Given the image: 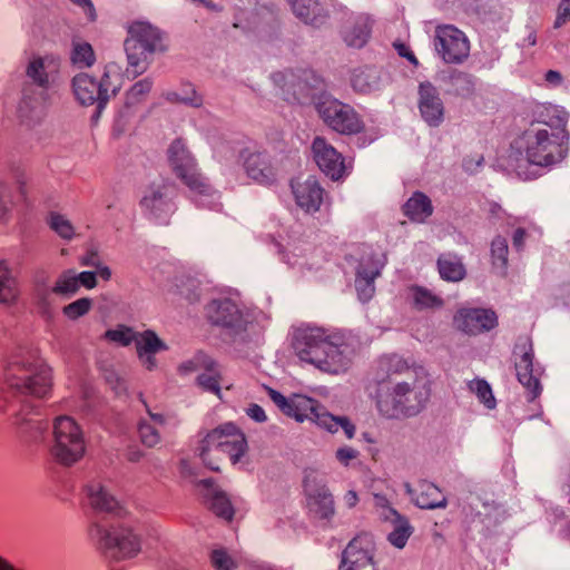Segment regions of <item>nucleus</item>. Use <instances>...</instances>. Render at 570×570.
Wrapping results in <instances>:
<instances>
[{"label":"nucleus","instance_id":"51","mask_svg":"<svg viewBox=\"0 0 570 570\" xmlns=\"http://www.w3.org/2000/svg\"><path fill=\"white\" fill-rule=\"evenodd\" d=\"M94 302L89 297H81L62 308V314L71 321H76L79 317L85 316L92 308Z\"/></svg>","mask_w":570,"mask_h":570},{"label":"nucleus","instance_id":"31","mask_svg":"<svg viewBox=\"0 0 570 570\" xmlns=\"http://www.w3.org/2000/svg\"><path fill=\"white\" fill-rule=\"evenodd\" d=\"M351 85L358 94L377 91L383 87L382 71L376 67L354 69L351 76Z\"/></svg>","mask_w":570,"mask_h":570},{"label":"nucleus","instance_id":"7","mask_svg":"<svg viewBox=\"0 0 570 570\" xmlns=\"http://www.w3.org/2000/svg\"><path fill=\"white\" fill-rule=\"evenodd\" d=\"M124 46L135 76L147 69L156 52H163L166 49L159 29L144 21L130 24Z\"/></svg>","mask_w":570,"mask_h":570},{"label":"nucleus","instance_id":"23","mask_svg":"<svg viewBox=\"0 0 570 570\" xmlns=\"http://www.w3.org/2000/svg\"><path fill=\"white\" fill-rule=\"evenodd\" d=\"M59 59L53 56L33 57L27 65L26 76L41 91H47L56 81Z\"/></svg>","mask_w":570,"mask_h":570},{"label":"nucleus","instance_id":"57","mask_svg":"<svg viewBox=\"0 0 570 570\" xmlns=\"http://www.w3.org/2000/svg\"><path fill=\"white\" fill-rule=\"evenodd\" d=\"M374 505L376 509L380 510V518L384 521H387L390 519L387 518L390 517L387 511L397 512L394 508L391 507L389 499L383 494H374Z\"/></svg>","mask_w":570,"mask_h":570},{"label":"nucleus","instance_id":"48","mask_svg":"<svg viewBox=\"0 0 570 570\" xmlns=\"http://www.w3.org/2000/svg\"><path fill=\"white\" fill-rule=\"evenodd\" d=\"M153 88V80L145 78L131 86L126 94L125 105L130 108L141 102Z\"/></svg>","mask_w":570,"mask_h":570},{"label":"nucleus","instance_id":"58","mask_svg":"<svg viewBox=\"0 0 570 570\" xmlns=\"http://www.w3.org/2000/svg\"><path fill=\"white\" fill-rule=\"evenodd\" d=\"M568 21H570V0H560L554 20V28H560Z\"/></svg>","mask_w":570,"mask_h":570},{"label":"nucleus","instance_id":"3","mask_svg":"<svg viewBox=\"0 0 570 570\" xmlns=\"http://www.w3.org/2000/svg\"><path fill=\"white\" fill-rule=\"evenodd\" d=\"M569 131H549L538 124H531L513 142L521 158H515L517 175L524 179L534 177L528 166L548 167L564 159L569 151Z\"/></svg>","mask_w":570,"mask_h":570},{"label":"nucleus","instance_id":"21","mask_svg":"<svg viewBox=\"0 0 570 570\" xmlns=\"http://www.w3.org/2000/svg\"><path fill=\"white\" fill-rule=\"evenodd\" d=\"M419 110L430 127H439L444 121L445 108L438 88L430 81L419 85Z\"/></svg>","mask_w":570,"mask_h":570},{"label":"nucleus","instance_id":"40","mask_svg":"<svg viewBox=\"0 0 570 570\" xmlns=\"http://www.w3.org/2000/svg\"><path fill=\"white\" fill-rule=\"evenodd\" d=\"M135 344L138 357H144L145 354H156L160 351L167 350L165 342L151 330L137 333Z\"/></svg>","mask_w":570,"mask_h":570},{"label":"nucleus","instance_id":"8","mask_svg":"<svg viewBox=\"0 0 570 570\" xmlns=\"http://www.w3.org/2000/svg\"><path fill=\"white\" fill-rule=\"evenodd\" d=\"M85 451V436L80 425L68 415L56 417L49 448L51 458L63 466H71L81 460Z\"/></svg>","mask_w":570,"mask_h":570},{"label":"nucleus","instance_id":"20","mask_svg":"<svg viewBox=\"0 0 570 570\" xmlns=\"http://www.w3.org/2000/svg\"><path fill=\"white\" fill-rule=\"evenodd\" d=\"M313 157L320 169L333 180L343 177L346 170L342 155L325 138L315 137L312 144Z\"/></svg>","mask_w":570,"mask_h":570},{"label":"nucleus","instance_id":"29","mask_svg":"<svg viewBox=\"0 0 570 570\" xmlns=\"http://www.w3.org/2000/svg\"><path fill=\"white\" fill-rule=\"evenodd\" d=\"M294 14L304 23L320 28L328 19L327 10L318 0H291Z\"/></svg>","mask_w":570,"mask_h":570},{"label":"nucleus","instance_id":"10","mask_svg":"<svg viewBox=\"0 0 570 570\" xmlns=\"http://www.w3.org/2000/svg\"><path fill=\"white\" fill-rule=\"evenodd\" d=\"M177 189L174 183L159 179L148 185L139 202L142 213L159 225H167L176 210Z\"/></svg>","mask_w":570,"mask_h":570},{"label":"nucleus","instance_id":"52","mask_svg":"<svg viewBox=\"0 0 570 570\" xmlns=\"http://www.w3.org/2000/svg\"><path fill=\"white\" fill-rule=\"evenodd\" d=\"M213 358L203 352H198L193 358L181 363L179 365V372L188 374L191 372L212 370Z\"/></svg>","mask_w":570,"mask_h":570},{"label":"nucleus","instance_id":"30","mask_svg":"<svg viewBox=\"0 0 570 570\" xmlns=\"http://www.w3.org/2000/svg\"><path fill=\"white\" fill-rule=\"evenodd\" d=\"M372 24L373 20L370 16H356L342 31L344 42L353 48L364 47L371 37Z\"/></svg>","mask_w":570,"mask_h":570},{"label":"nucleus","instance_id":"55","mask_svg":"<svg viewBox=\"0 0 570 570\" xmlns=\"http://www.w3.org/2000/svg\"><path fill=\"white\" fill-rule=\"evenodd\" d=\"M138 432L141 443L148 448H154L160 442V434L151 423L140 421Z\"/></svg>","mask_w":570,"mask_h":570},{"label":"nucleus","instance_id":"62","mask_svg":"<svg viewBox=\"0 0 570 570\" xmlns=\"http://www.w3.org/2000/svg\"><path fill=\"white\" fill-rule=\"evenodd\" d=\"M525 229L524 228H517L513 233V236H512V244H513V247L517 249V250H521L524 246V242H525Z\"/></svg>","mask_w":570,"mask_h":570},{"label":"nucleus","instance_id":"26","mask_svg":"<svg viewBox=\"0 0 570 570\" xmlns=\"http://www.w3.org/2000/svg\"><path fill=\"white\" fill-rule=\"evenodd\" d=\"M46 92L33 89L30 85L22 88V97L18 106V114L22 121L37 122L43 117Z\"/></svg>","mask_w":570,"mask_h":570},{"label":"nucleus","instance_id":"6","mask_svg":"<svg viewBox=\"0 0 570 570\" xmlns=\"http://www.w3.org/2000/svg\"><path fill=\"white\" fill-rule=\"evenodd\" d=\"M122 85L121 68L109 62L104 68L99 80L88 73H79L72 79L73 94L82 105L97 104L95 118H98L111 97L116 96Z\"/></svg>","mask_w":570,"mask_h":570},{"label":"nucleus","instance_id":"11","mask_svg":"<svg viewBox=\"0 0 570 570\" xmlns=\"http://www.w3.org/2000/svg\"><path fill=\"white\" fill-rule=\"evenodd\" d=\"M168 160L176 176L189 188L199 195H210L212 187L199 173L196 159L188 150L185 141L175 139L168 148Z\"/></svg>","mask_w":570,"mask_h":570},{"label":"nucleus","instance_id":"12","mask_svg":"<svg viewBox=\"0 0 570 570\" xmlns=\"http://www.w3.org/2000/svg\"><path fill=\"white\" fill-rule=\"evenodd\" d=\"M317 111L323 121L340 134H357L364 127L355 109L337 99H324L317 105Z\"/></svg>","mask_w":570,"mask_h":570},{"label":"nucleus","instance_id":"46","mask_svg":"<svg viewBox=\"0 0 570 570\" xmlns=\"http://www.w3.org/2000/svg\"><path fill=\"white\" fill-rule=\"evenodd\" d=\"M18 295L16 281L3 263H0V303H11Z\"/></svg>","mask_w":570,"mask_h":570},{"label":"nucleus","instance_id":"50","mask_svg":"<svg viewBox=\"0 0 570 570\" xmlns=\"http://www.w3.org/2000/svg\"><path fill=\"white\" fill-rule=\"evenodd\" d=\"M137 332L126 325H118L116 328L107 330L104 337L121 346H129L136 341Z\"/></svg>","mask_w":570,"mask_h":570},{"label":"nucleus","instance_id":"14","mask_svg":"<svg viewBox=\"0 0 570 570\" xmlns=\"http://www.w3.org/2000/svg\"><path fill=\"white\" fill-rule=\"evenodd\" d=\"M338 570H377L374 562V542L370 534L355 537L342 552Z\"/></svg>","mask_w":570,"mask_h":570},{"label":"nucleus","instance_id":"63","mask_svg":"<svg viewBox=\"0 0 570 570\" xmlns=\"http://www.w3.org/2000/svg\"><path fill=\"white\" fill-rule=\"evenodd\" d=\"M75 4L81 7L87 13L88 18L94 21L96 19V11L91 0H71Z\"/></svg>","mask_w":570,"mask_h":570},{"label":"nucleus","instance_id":"32","mask_svg":"<svg viewBox=\"0 0 570 570\" xmlns=\"http://www.w3.org/2000/svg\"><path fill=\"white\" fill-rule=\"evenodd\" d=\"M535 120L531 124H538L541 127H549L551 131H568L567 125L569 120V112L560 106L542 105L535 111Z\"/></svg>","mask_w":570,"mask_h":570},{"label":"nucleus","instance_id":"56","mask_svg":"<svg viewBox=\"0 0 570 570\" xmlns=\"http://www.w3.org/2000/svg\"><path fill=\"white\" fill-rule=\"evenodd\" d=\"M181 104L190 106V107H200L203 105V98L199 96L195 88L190 85L186 86L181 94Z\"/></svg>","mask_w":570,"mask_h":570},{"label":"nucleus","instance_id":"60","mask_svg":"<svg viewBox=\"0 0 570 570\" xmlns=\"http://www.w3.org/2000/svg\"><path fill=\"white\" fill-rule=\"evenodd\" d=\"M75 277L79 287L83 286L90 289L97 285V274L95 272L85 271L79 274L75 272Z\"/></svg>","mask_w":570,"mask_h":570},{"label":"nucleus","instance_id":"39","mask_svg":"<svg viewBox=\"0 0 570 570\" xmlns=\"http://www.w3.org/2000/svg\"><path fill=\"white\" fill-rule=\"evenodd\" d=\"M438 268L441 278L448 282H460L466 273L461 259L451 254H444L439 257Z\"/></svg>","mask_w":570,"mask_h":570},{"label":"nucleus","instance_id":"54","mask_svg":"<svg viewBox=\"0 0 570 570\" xmlns=\"http://www.w3.org/2000/svg\"><path fill=\"white\" fill-rule=\"evenodd\" d=\"M210 564L215 570H236L237 563L224 549H214L209 554Z\"/></svg>","mask_w":570,"mask_h":570},{"label":"nucleus","instance_id":"37","mask_svg":"<svg viewBox=\"0 0 570 570\" xmlns=\"http://www.w3.org/2000/svg\"><path fill=\"white\" fill-rule=\"evenodd\" d=\"M197 385L205 392L222 399L224 377L220 365L213 358L212 370H203L196 377Z\"/></svg>","mask_w":570,"mask_h":570},{"label":"nucleus","instance_id":"2","mask_svg":"<svg viewBox=\"0 0 570 570\" xmlns=\"http://www.w3.org/2000/svg\"><path fill=\"white\" fill-rule=\"evenodd\" d=\"M51 387V368L35 353L19 350L8 357L2 368L0 411L33 410L38 400L50 395Z\"/></svg>","mask_w":570,"mask_h":570},{"label":"nucleus","instance_id":"35","mask_svg":"<svg viewBox=\"0 0 570 570\" xmlns=\"http://www.w3.org/2000/svg\"><path fill=\"white\" fill-rule=\"evenodd\" d=\"M387 513L391 519L386 522L391 523L393 527V530L387 535V540L393 547L403 549L413 534L414 528L411 525L409 519L399 512L387 511Z\"/></svg>","mask_w":570,"mask_h":570},{"label":"nucleus","instance_id":"33","mask_svg":"<svg viewBox=\"0 0 570 570\" xmlns=\"http://www.w3.org/2000/svg\"><path fill=\"white\" fill-rule=\"evenodd\" d=\"M382 265L374 264L367 267L365 264L361 263L355 278V287L357 291V295L360 301L363 303L368 302L375 294V285L374 281L381 274Z\"/></svg>","mask_w":570,"mask_h":570},{"label":"nucleus","instance_id":"64","mask_svg":"<svg viewBox=\"0 0 570 570\" xmlns=\"http://www.w3.org/2000/svg\"><path fill=\"white\" fill-rule=\"evenodd\" d=\"M544 79H546V81L548 83H550L553 87L560 86L561 82H562L561 73L559 71H556V70H549L546 73Z\"/></svg>","mask_w":570,"mask_h":570},{"label":"nucleus","instance_id":"25","mask_svg":"<svg viewBox=\"0 0 570 570\" xmlns=\"http://www.w3.org/2000/svg\"><path fill=\"white\" fill-rule=\"evenodd\" d=\"M405 488L412 501L421 509L434 510L445 508L448 504L445 495L432 482L425 480L420 481L414 489L406 483Z\"/></svg>","mask_w":570,"mask_h":570},{"label":"nucleus","instance_id":"9","mask_svg":"<svg viewBox=\"0 0 570 570\" xmlns=\"http://www.w3.org/2000/svg\"><path fill=\"white\" fill-rule=\"evenodd\" d=\"M89 535L99 549L115 559L132 558L140 551L139 538L128 528L107 529L99 523H92Z\"/></svg>","mask_w":570,"mask_h":570},{"label":"nucleus","instance_id":"49","mask_svg":"<svg viewBox=\"0 0 570 570\" xmlns=\"http://www.w3.org/2000/svg\"><path fill=\"white\" fill-rule=\"evenodd\" d=\"M508 240L502 236L494 237L491 243V257L493 266L505 271L508 267Z\"/></svg>","mask_w":570,"mask_h":570},{"label":"nucleus","instance_id":"53","mask_svg":"<svg viewBox=\"0 0 570 570\" xmlns=\"http://www.w3.org/2000/svg\"><path fill=\"white\" fill-rule=\"evenodd\" d=\"M49 226L55 230L61 238L71 239L75 235V228L69 219L58 213H51L49 216Z\"/></svg>","mask_w":570,"mask_h":570},{"label":"nucleus","instance_id":"34","mask_svg":"<svg viewBox=\"0 0 570 570\" xmlns=\"http://www.w3.org/2000/svg\"><path fill=\"white\" fill-rule=\"evenodd\" d=\"M245 169L247 175L262 184H267L274 179V171L271 167L267 156L263 153H252L245 159Z\"/></svg>","mask_w":570,"mask_h":570},{"label":"nucleus","instance_id":"42","mask_svg":"<svg viewBox=\"0 0 570 570\" xmlns=\"http://www.w3.org/2000/svg\"><path fill=\"white\" fill-rule=\"evenodd\" d=\"M272 80L284 94L292 95L294 98L302 94L305 88V83L301 80L296 81V76L292 70L274 72Z\"/></svg>","mask_w":570,"mask_h":570},{"label":"nucleus","instance_id":"4","mask_svg":"<svg viewBox=\"0 0 570 570\" xmlns=\"http://www.w3.org/2000/svg\"><path fill=\"white\" fill-rule=\"evenodd\" d=\"M301 361L313 364L323 372H345L352 362V351L338 335L327 334L320 327H298L292 342Z\"/></svg>","mask_w":570,"mask_h":570},{"label":"nucleus","instance_id":"1","mask_svg":"<svg viewBox=\"0 0 570 570\" xmlns=\"http://www.w3.org/2000/svg\"><path fill=\"white\" fill-rule=\"evenodd\" d=\"M374 401L381 416L390 420L414 417L426 406L431 390L421 367L400 355L380 358L375 374Z\"/></svg>","mask_w":570,"mask_h":570},{"label":"nucleus","instance_id":"15","mask_svg":"<svg viewBox=\"0 0 570 570\" xmlns=\"http://www.w3.org/2000/svg\"><path fill=\"white\" fill-rule=\"evenodd\" d=\"M209 321L218 326L239 334L247 328L249 323L247 315L232 299L213 301L207 308Z\"/></svg>","mask_w":570,"mask_h":570},{"label":"nucleus","instance_id":"5","mask_svg":"<svg viewBox=\"0 0 570 570\" xmlns=\"http://www.w3.org/2000/svg\"><path fill=\"white\" fill-rule=\"evenodd\" d=\"M267 392L277 407L285 415L294 417L297 422L309 420L332 434L342 429L348 440L355 436L356 426L347 416L333 415L316 400L301 394L286 397L271 387H267Z\"/></svg>","mask_w":570,"mask_h":570},{"label":"nucleus","instance_id":"43","mask_svg":"<svg viewBox=\"0 0 570 570\" xmlns=\"http://www.w3.org/2000/svg\"><path fill=\"white\" fill-rule=\"evenodd\" d=\"M410 292L413 305L419 311L439 308L443 306V299L425 287L415 285L410 288Z\"/></svg>","mask_w":570,"mask_h":570},{"label":"nucleus","instance_id":"36","mask_svg":"<svg viewBox=\"0 0 570 570\" xmlns=\"http://www.w3.org/2000/svg\"><path fill=\"white\" fill-rule=\"evenodd\" d=\"M432 213L431 199L421 191H415L403 205V214L415 223L425 222Z\"/></svg>","mask_w":570,"mask_h":570},{"label":"nucleus","instance_id":"24","mask_svg":"<svg viewBox=\"0 0 570 570\" xmlns=\"http://www.w3.org/2000/svg\"><path fill=\"white\" fill-rule=\"evenodd\" d=\"M203 489V497L206 499L209 509L219 518L230 521L234 518V508L226 492L222 491L213 479H203L197 482Z\"/></svg>","mask_w":570,"mask_h":570},{"label":"nucleus","instance_id":"28","mask_svg":"<svg viewBox=\"0 0 570 570\" xmlns=\"http://www.w3.org/2000/svg\"><path fill=\"white\" fill-rule=\"evenodd\" d=\"M12 414V423L19 429L20 433L29 439H37L48 429L47 421L38 417V404L33 410H22L21 407L9 409Z\"/></svg>","mask_w":570,"mask_h":570},{"label":"nucleus","instance_id":"18","mask_svg":"<svg viewBox=\"0 0 570 570\" xmlns=\"http://www.w3.org/2000/svg\"><path fill=\"white\" fill-rule=\"evenodd\" d=\"M453 321L458 330L469 335L491 331L498 325L497 314L485 308H461Z\"/></svg>","mask_w":570,"mask_h":570},{"label":"nucleus","instance_id":"38","mask_svg":"<svg viewBox=\"0 0 570 570\" xmlns=\"http://www.w3.org/2000/svg\"><path fill=\"white\" fill-rule=\"evenodd\" d=\"M247 442L244 434H234V439L229 443L220 441L218 444H213V455H222L223 461L229 459L233 464H236L239 459L245 454Z\"/></svg>","mask_w":570,"mask_h":570},{"label":"nucleus","instance_id":"44","mask_svg":"<svg viewBox=\"0 0 570 570\" xmlns=\"http://www.w3.org/2000/svg\"><path fill=\"white\" fill-rule=\"evenodd\" d=\"M444 80L452 87L454 95L456 96H469L474 89L473 77L470 73L451 70Z\"/></svg>","mask_w":570,"mask_h":570},{"label":"nucleus","instance_id":"19","mask_svg":"<svg viewBox=\"0 0 570 570\" xmlns=\"http://www.w3.org/2000/svg\"><path fill=\"white\" fill-rule=\"evenodd\" d=\"M234 434H244L234 423H225L212 430L202 440L197 451L205 463L213 471H219V463L223 461L222 455H213V444L222 442L229 443L234 439Z\"/></svg>","mask_w":570,"mask_h":570},{"label":"nucleus","instance_id":"61","mask_svg":"<svg viewBox=\"0 0 570 570\" xmlns=\"http://www.w3.org/2000/svg\"><path fill=\"white\" fill-rule=\"evenodd\" d=\"M246 414L252 420H254L255 422H258V423L265 422L267 420L264 409L256 403L249 404V406L246 410Z\"/></svg>","mask_w":570,"mask_h":570},{"label":"nucleus","instance_id":"22","mask_svg":"<svg viewBox=\"0 0 570 570\" xmlns=\"http://www.w3.org/2000/svg\"><path fill=\"white\" fill-rule=\"evenodd\" d=\"M85 492L87 502L95 512L121 514L122 508L102 479L95 478L88 481Z\"/></svg>","mask_w":570,"mask_h":570},{"label":"nucleus","instance_id":"17","mask_svg":"<svg viewBox=\"0 0 570 570\" xmlns=\"http://www.w3.org/2000/svg\"><path fill=\"white\" fill-rule=\"evenodd\" d=\"M515 354L519 358L515 360V371L518 381L525 387L529 393V401L538 397L542 391L538 370L533 367V351L530 343L517 345Z\"/></svg>","mask_w":570,"mask_h":570},{"label":"nucleus","instance_id":"59","mask_svg":"<svg viewBox=\"0 0 570 570\" xmlns=\"http://www.w3.org/2000/svg\"><path fill=\"white\" fill-rule=\"evenodd\" d=\"M358 451L351 446H342L338 448L335 452L336 460L347 466L352 460H355L358 456Z\"/></svg>","mask_w":570,"mask_h":570},{"label":"nucleus","instance_id":"47","mask_svg":"<svg viewBox=\"0 0 570 570\" xmlns=\"http://www.w3.org/2000/svg\"><path fill=\"white\" fill-rule=\"evenodd\" d=\"M469 390L474 393L479 401L489 410L495 407L497 402L490 384L483 379H475L469 382Z\"/></svg>","mask_w":570,"mask_h":570},{"label":"nucleus","instance_id":"13","mask_svg":"<svg viewBox=\"0 0 570 570\" xmlns=\"http://www.w3.org/2000/svg\"><path fill=\"white\" fill-rule=\"evenodd\" d=\"M434 48L445 63L460 65L470 53V42L463 31L452 24L438 26Z\"/></svg>","mask_w":570,"mask_h":570},{"label":"nucleus","instance_id":"27","mask_svg":"<svg viewBox=\"0 0 570 570\" xmlns=\"http://www.w3.org/2000/svg\"><path fill=\"white\" fill-rule=\"evenodd\" d=\"M293 194L296 204L306 212H316L323 200V188L313 176L307 177L303 183H292Z\"/></svg>","mask_w":570,"mask_h":570},{"label":"nucleus","instance_id":"41","mask_svg":"<svg viewBox=\"0 0 570 570\" xmlns=\"http://www.w3.org/2000/svg\"><path fill=\"white\" fill-rule=\"evenodd\" d=\"M70 60L78 68H89L96 61L95 51L89 42L73 40Z\"/></svg>","mask_w":570,"mask_h":570},{"label":"nucleus","instance_id":"45","mask_svg":"<svg viewBox=\"0 0 570 570\" xmlns=\"http://www.w3.org/2000/svg\"><path fill=\"white\" fill-rule=\"evenodd\" d=\"M78 291L79 286L76 281L73 269H67L62 272L51 288L53 294L65 298L73 296Z\"/></svg>","mask_w":570,"mask_h":570},{"label":"nucleus","instance_id":"16","mask_svg":"<svg viewBox=\"0 0 570 570\" xmlns=\"http://www.w3.org/2000/svg\"><path fill=\"white\" fill-rule=\"evenodd\" d=\"M304 491L309 513L320 520L331 521L335 514V504L327 487L315 478L306 476Z\"/></svg>","mask_w":570,"mask_h":570}]
</instances>
